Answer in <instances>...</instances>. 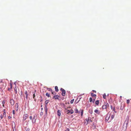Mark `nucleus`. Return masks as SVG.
I'll use <instances>...</instances> for the list:
<instances>
[{
    "instance_id": "f257e3e1",
    "label": "nucleus",
    "mask_w": 131,
    "mask_h": 131,
    "mask_svg": "<svg viewBox=\"0 0 131 131\" xmlns=\"http://www.w3.org/2000/svg\"><path fill=\"white\" fill-rule=\"evenodd\" d=\"M129 119V116H127L126 118L125 121L123 124V127L121 131H126L127 129V125L128 123Z\"/></svg>"
},
{
    "instance_id": "f03ea898",
    "label": "nucleus",
    "mask_w": 131,
    "mask_h": 131,
    "mask_svg": "<svg viewBox=\"0 0 131 131\" xmlns=\"http://www.w3.org/2000/svg\"><path fill=\"white\" fill-rule=\"evenodd\" d=\"M108 104L107 103L104 102V104L102 106V108L103 109H105L109 107Z\"/></svg>"
},
{
    "instance_id": "7ed1b4c3",
    "label": "nucleus",
    "mask_w": 131,
    "mask_h": 131,
    "mask_svg": "<svg viewBox=\"0 0 131 131\" xmlns=\"http://www.w3.org/2000/svg\"><path fill=\"white\" fill-rule=\"evenodd\" d=\"M60 90L62 92V95L63 96H65L66 95V91L62 88L60 89Z\"/></svg>"
},
{
    "instance_id": "20e7f679",
    "label": "nucleus",
    "mask_w": 131,
    "mask_h": 131,
    "mask_svg": "<svg viewBox=\"0 0 131 131\" xmlns=\"http://www.w3.org/2000/svg\"><path fill=\"white\" fill-rule=\"evenodd\" d=\"M44 109L45 112L46 114L47 115V114L48 111L47 104H45Z\"/></svg>"
},
{
    "instance_id": "39448f33",
    "label": "nucleus",
    "mask_w": 131,
    "mask_h": 131,
    "mask_svg": "<svg viewBox=\"0 0 131 131\" xmlns=\"http://www.w3.org/2000/svg\"><path fill=\"white\" fill-rule=\"evenodd\" d=\"M108 113H108V114L107 115L105 118V121H106L107 122L109 120L110 116V114H108Z\"/></svg>"
},
{
    "instance_id": "423d86ee",
    "label": "nucleus",
    "mask_w": 131,
    "mask_h": 131,
    "mask_svg": "<svg viewBox=\"0 0 131 131\" xmlns=\"http://www.w3.org/2000/svg\"><path fill=\"white\" fill-rule=\"evenodd\" d=\"M85 120H86L87 122V124L89 122V121L92 122V121L91 120V118L90 117H89L88 118H86L85 119Z\"/></svg>"
},
{
    "instance_id": "0eeeda50",
    "label": "nucleus",
    "mask_w": 131,
    "mask_h": 131,
    "mask_svg": "<svg viewBox=\"0 0 131 131\" xmlns=\"http://www.w3.org/2000/svg\"><path fill=\"white\" fill-rule=\"evenodd\" d=\"M14 101L13 99L10 100V103L11 105H13L14 104Z\"/></svg>"
},
{
    "instance_id": "6e6552de",
    "label": "nucleus",
    "mask_w": 131,
    "mask_h": 131,
    "mask_svg": "<svg viewBox=\"0 0 131 131\" xmlns=\"http://www.w3.org/2000/svg\"><path fill=\"white\" fill-rule=\"evenodd\" d=\"M59 97H60V96L58 95H56L53 96V99H58L59 100Z\"/></svg>"
},
{
    "instance_id": "1a4fd4ad",
    "label": "nucleus",
    "mask_w": 131,
    "mask_h": 131,
    "mask_svg": "<svg viewBox=\"0 0 131 131\" xmlns=\"http://www.w3.org/2000/svg\"><path fill=\"white\" fill-rule=\"evenodd\" d=\"M28 116V115L27 114H25L24 115V116L23 117V120H24V121L27 118Z\"/></svg>"
},
{
    "instance_id": "9d476101",
    "label": "nucleus",
    "mask_w": 131,
    "mask_h": 131,
    "mask_svg": "<svg viewBox=\"0 0 131 131\" xmlns=\"http://www.w3.org/2000/svg\"><path fill=\"white\" fill-rule=\"evenodd\" d=\"M61 110H58L57 111V115L59 116H60L61 115Z\"/></svg>"
},
{
    "instance_id": "9b49d317",
    "label": "nucleus",
    "mask_w": 131,
    "mask_h": 131,
    "mask_svg": "<svg viewBox=\"0 0 131 131\" xmlns=\"http://www.w3.org/2000/svg\"><path fill=\"white\" fill-rule=\"evenodd\" d=\"M94 112L98 114H99L100 113V112L98 110L96 109L95 110H94Z\"/></svg>"
},
{
    "instance_id": "f8f14e48",
    "label": "nucleus",
    "mask_w": 131,
    "mask_h": 131,
    "mask_svg": "<svg viewBox=\"0 0 131 131\" xmlns=\"http://www.w3.org/2000/svg\"><path fill=\"white\" fill-rule=\"evenodd\" d=\"M114 115H112L111 118L109 120V122L111 121L114 118Z\"/></svg>"
},
{
    "instance_id": "ddd939ff",
    "label": "nucleus",
    "mask_w": 131,
    "mask_h": 131,
    "mask_svg": "<svg viewBox=\"0 0 131 131\" xmlns=\"http://www.w3.org/2000/svg\"><path fill=\"white\" fill-rule=\"evenodd\" d=\"M55 91L56 92H58V91H59V90L58 89V87L57 86H56L55 87Z\"/></svg>"
},
{
    "instance_id": "4468645a",
    "label": "nucleus",
    "mask_w": 131,
    "mask_h": 131,
    "mask_svg": "<svg viewBox=\"0 0 131 131\" xmlns=\"http://www.w3.org/2000/svg\"><path fill=\"white\" fill-rule=\"evenodd\" d=\"M36 90H35V92H33V99H35V93L36 92Z\"/></svg>"
},
{
    "instance_id": "2eb2a0df",
    "label": "nucleus",
    "mask_w": 131,
    "mask_h": 131,
    "mask_svg": "<svg viewBox=\"0 0 131 131\" xmlns=\"http://www.w3.org/2000/svg\"><path fill=\"white\" fill-rule=\"evenodd\" d=\"M95 104L97 105H98L99 103V101L98 100H96L95 102Z\"/></svg>"
},
{
    "instance_id": "dca6fc26",
    "label": "nucleus",
    "mask_w": 131,
    "mask_h": 131,
    "mask_svg": "<svg viewBox=\"0 0 131 131\" xmlns=\"http://www.w3.org/2000/svg\"><path fill=\"white\" fill-rule=\"evenodd\" d=\"M91 95L92 97H96V95L95 94H94L93 93H91Z\"/></svg>"
},
{
    "instance_id": "f3484780",
    "label": "nucleus",
    "mask_w": 131,
    "mask_h": 131,
    "mask_svg": "<svg viewBox=\"0 0 131 131\" xmlns=\"http://www.w3.org/2000/svg\"><path fill=\"white\" fill-rule=\"evenodd\" d=\"M47 89L49 91L52 92V90L51 88H47Z\"/></svg>"
},
{
    "instance_id": "a211bd4d",
    "label": "nucleus",
    "mask_w": 131,
    "mask_h": 131,
    "mask_svg": "<svg viewBox=\"0 0 131 131\" xmlns=\"http://www.w3.org/2000/svg\"><path fill=\"white\" fill-rule=\"evenodd\" d=\"M75 112L76 113H77L78 112V111L77 108H75Z\"/></svg>"
},
{
    "instance_id": "6ab92c4d",
    "label": "nucleus",
    "mask_w": 131,
    "mask_h": 131,
    "mask_svg": "<svg viewBox=\"0 0 131 131\" xmlns=\"http://www.w3.org/2000/svg\"><path fill=\"white\" fill-rule=\"evenodd\" d=\"M51 92V93H52L53 94V95H56V93L54 91H52V92Z\"/></svg>"
},
{
    "instance_id": "aec40b11",
    "label": "nucleus",
    "mask_w": 131,
    "mask_h": 131,
    "mask_svg": "<svg viewBox=\"0 0 131 131\" xmlns=\"http://www.w3.org/2000/svg\"><path fill=\"white\" fill-rule=\"evenodd\" d=\"M49 100H47L45 101V104H47L49 102Z\"/></svg>"
},
{
    "instance_id": "412c9836",
    "label": "nucleus",
    "mask_w": 131,
    "mask_h": 131,
    "mask_svg": "<svg viewBox=\"0 0 131 131\" xmlns=\"http://www.w3.org/2000/svg\"><path fill=\"white\" fill-rule=\"evenodd\" d=\"M106 95L105 93H104L103 95V97L104 99H106Z\"/></svg>"
},
{
    "instance_id": "4be33fe9",
    "label": "nucleus",
    "mask_w": 131,
    "mask_h": 131,
    "mask_svg": "<svg viewBox=\"0 0 131 131\" xmlns=\"http://www.w3.org/2000/svg\"><path fill=\"white\" fill-rule=\"evenodd\" d=\"M83 114V111L82 110L81 111V116H82Z\"/></svg>"
},
{
    "instance_id": "5701e85b",
    "label": "nucleus",
    "mask_w": 131,
    "mask_h": 131,
    "mask_svg": "<svg viewBox=\"0 0 131 131\" xmlns=\"http://www.w3.org/2000/svg\"><path fill=\"white\" fill-rule=\"evenodd\" d=\"M46 95L48 97H50V95L48 93H47L46 94Z\"/></svg>"
},
{
    "instance_id": "b1692460",
    "label": "nucleus",
    "mask_w": 131,
    "mask_h": 131,
    "mask_svg": "<svg viewBox=\"0 0 131 131\" xmlns=\"http://www.w3.org/2000/svg\"><path fill=\"white\" fill-rule=\"evenodd\" d=\"M89 112L90 113L92 114V110H90L89 111Z\"/></svg>"
},
{
    "instance_id": "393cba45",
    "label": "nucleus",
    "mask_w": 131,
    "mask_h": 131,
    "mask_svg": "<svg viewBox=\"0 0 131 131\" xmlns=\"http://www.w3.org/2000/svg\"><path fill=\"white\" fill-rule=\"evenodd\" d=\"M130 102V100H127L126 103L127 104H128Z\"/></svg>"
},
{
    "instance_id": "a878e982",
    "label": "nucleus",
    "mask_w": 131,
    "mask_h": 131,
    "mask_svg": "<svg viewBox=\"0 0 131 131\" xmlns=\"http://www.w3.org/2000/svg\"><path fill=\"white\" fill-rule=\"evenodd\" d=\"M70 113L71 114H72L73 113V110H70Z\"/></svg>"
},
{
    "instance_id": "bb28decb",
    "label": "nucleus",
    "mask_w": 131,
    "mask_h": 131,
    "mask_svg": "<svg viewBox=\"0 0 131 131\" xmlns=\"http://www.w3.org/2000/svg\"><path fill=\"white\" fill-rule=\"evenodd\" d=\"M14 90H15V93L16 94L17 93V91H16V87H15V88H14Z\"/></svg>"
},
{
    "instance_id": "cd10ccee",
    "label": "nucleus",
    "mask_w": 131,
    "mask_h": 131,
    "mask_svg": "<svg viewBox=\"0 0 131 131\" xmlns=\"http://www.w3.org/2000/svg\"><path fill=\"white\" fill-rule=\"evenodd\" d=\"M89 101L90 102H91L92 101V98L91 97H90L89 99Z\"/></svg>"
},
{
    "instance_id": "c85d7f7f",
    "label": "nucleus",
    "mask_w": 131,
    "mask_h": 131,
    "mask_svg": "<svg viewBox=\"0 0 131 131\" xmlns=\"http://www.w3.org/2000/svg\"><path fill=\"white\" fill-rule=\"evenodd\" d=\"M74 101V99H72L71 100L70 103H71V104H72L73 103Z\"/></svg>"
},
{
    "instance_id": "c756f323",
    "label": "nucleus",
    "mask_w": 131,
    "mask_h": 131,
    "mask_svg": "<svg viewBox=\"0 0 131 131\" xmlns=\"http://www.w3.org/2000/svg\"><path fill=\"white\" fill-rule=\"evenodd\" d=\"M67 114H69V113H70V111L69 110H67Z\"/></svg>"
},
{
    "instance_id": "7c9ffc66",
    "label": "nucleus",
    "mask_w": 131,
    "mask_h": 131,
    "mask_svg": "<svg viewBox=\"0 0 131 131\" xmlns=\"http://www.w3.org/2000/svg\"><path fill=\"white\" fill-rule=\"evenodd\" d=\"M40 97L41 98V99L40 100V102H42V97L41 96H40Z\"/></svg>"
},
{
    "instance_id": "2f4dec72",
    "label": "nucleus",
    "mask_w": 131,
    "mask_h": 131,
    "mask_svg": "<svg viewBox=\"0 0 131 131\" xmlns=\"http://www.w3.org/2000/svg\"><path fill=\"white\" fill-rule=\"evenodd\" d=\"M43 112H41L40 113V115L41 116L43 115Z\"/></svg>"
},
{
    "instance_id": "473e14b6",
    "label": "nucleus",
    "mask_w": 131,
    "mask_h": 131,
    "mask_svg": "<svg viewBox=\"0 0 131 131\" xmlns=\"http://www.w3.org/2000/svg\"><path fill=\"white\" fill-rule=\"evenodd\" d=\"M25 94L26 95V94H27V91H25Z\"/></svg>"
},
{
    "instance_id": "72a5a7b5",
    "label": "nucleus",
    "mask_w": 131,
    "mask_h": 131,
    "mask_svg": "<svg viewBox=\"0 0 131 131\" xmlns=\"http://www.w3.org/2000/svg\"><path fill=\"white\" fill-rule=\"evenodd\" d=\"M70 131V129L68 128H67L66 129V130H65V131Z\"/></svg>"
},
{
    "instance_id": "f704fd0d",
    "label": "nucleus",
    "mask_w": 131,
    "mask_h": 131,
    "mask_svg": "<svg viewBox=\"0 0 131 131\" xmlns=\"http://www.w3.org/2000/svg\"><path fill=\"white\" fill-rule=\"evenodd\" d=\"M113 110L114 111V112L115 113H116V112L115 111V108L114 107L113 108Z\"/></svg>"
},
{
    "instance_id": "c9c22d12",
    "label": "nucleus",
    "mask_w": 131,
    "mask_h": 131,
    "mask_svg": "<svg viewBox=\"0 0 131 131\" xmlns=\"http://www.w3.org/2000/svg\"><path fill=\"white\" fill-rule=\"evenodd\" d=\"M15 106H16V107L17 106V107L18 108V104L17 103H16V104Z\"/></svg>"
},
{
    "instance_id": "e433bc0d",
    "label": "nucleus",
    "mask_w": 131,
    "mask_h": 131,
    "mask_svg": "<svg viewBox=\"0 0 131 131\" xmlns=\"http://www.w3.org/2000/svg\"><path fill=\"white\" fill-rule=\"evenodd\" d=\"M5 103V101L4 100L2 102V104H4Z\"/></svg>"
},
{
    "instance_id": "4c0bfd02",
    "label": "nucleus",
    "mask_w": 131,
    "mask_h": 131,
    "mask_svg": "<svg viewBox=\"0 0 131 131\" xmlns=\"http://www.w3.org/2000/svg\"><path fill=\"white\" fill-rule=\"evenodd\" d=\"M0 117H1V119H2L3 118V116L2 115H1L0 116Z\"/></svg>"
},
{
    "instance_id": "58836bf2",
    "label": "nucleus",
    "mask_w": 131,
    "mask_h": 131,
    "mask_svg": "<svg viewBox=\"0 0 131 131\" xmlns=\"http://www.w3.org/2000/svg\"><path fill=\"white\" fill-rule=\"evenodd\" d=\"M29 118H30V119L32 120V116H30V117H29Z\"/></svg>"
},
{
    "instance_id": "ea45409f",
    "label": "nucleus",
    "mask_w": 131,
    "mask_h": 131,
    "mask_svg": "<svg viewBox=\"0 0 131 131\" xmlns=\"http://www.w3.org/2000/svg\"><path fill=\"white\" fill-rule=\"evenodd\" d=\"M28 94L26 95V98L27 99L28 98Z\"/></svg>"
},
{
    "instance_id": "a19ab883",
    "label": "nucleus",
    "mask_w": 131,
    "mask_h": 131,
    "mask_svg": "<svg viewBox=\"0 0 131 131\" xmlns=\"http://www.w3.org/2000/svg\"><path fill=\"white\" fill-rule=\"evenodd\" d=\"M5 116V117L6 116V114H5V113H4H4L3 115V116Z\"/></svg>"
},
{
    "instance_id": "79ce46f5",
    "label": "nucleus",
    "mask_w": 131,
    "mask_h": 131,
    "mask_svg": "<svg viewBox=\"0 0 131 131\" xmlns=\"http://www.w3.org/2000/svg\"><path fill=\"white\" fill-rule=\"evenodd\" d=\"M13 114H15V111L14 110H13Z\"/></svg>"
},
{
    "instance_id": "37998d69",
    "label": "nucleus",
    "mask_w": 131,
    "mask_h": 131,
    "mask_svg": "<svg viewBox=\"0 0 131 131\" xmlns=\"http://www.w3.org/2000/svg\"><path fill=\"white\" fill-rule=\"evenodd\" d=\"M95 99H93V100L92 101L93 103H94L95 101Z\"/></svg>"
},
{
    "instance_id": "c03bdc74",
    "label": "nucleus",
    "mask_w": 131,
    "mask_h": 131,
    "mask_svg": "<svg viewBox=\"0 0 131 131\" xmlns=\"http://www.w3.org/2000/svg\"><path fill=\"white\" fill-rule=\"evenodd\" d=\"M3 112H4V113H5V114H6V113L5 112V109H4L3 110Z\"/></svg>"
},
{
    "instance_id": "a18cd8bd",
    "label": "nucleus",
    "mask_w": 131,
    "mask_h": 131,
    "mask_svg": "<svg viewBox=\"0 0 131 131\" xmlns=\"http://www.w3.org/2000/svg\"><path fill=\"white\" fill-rule=\"evenodd\" d=\"M92 91H93V92H94V93H96V91H95V90H92Z\"/></svg>"
},
{
    "instance_id": "49530a36",
    "label": "nucleus",
    "mask_w": 131,
    "mask_h": 131,
    "mask_svg": "<svg viewBox=\"0 0 131 131\" xmlns=\"http://www.w3.org/2000/svg\"><path fill=\"white\" fill-rule=\"evenodd\" d=\"M111 107L112 109H113V107H112V105H111Z\"/></svg>"
},
{
    "instance_id": "de8ad7c7",
    "label": "nucleus",
    "mask_w": 131,
    "mask_h": 131,
    "mask_svg": "<svg viewBox=\"0 0 131 131\" xmlns=\"http://www.w3.org/2000/svg\"><path fill=\"white\" fill-rule=\"evenodd\" d=\"M29 129L28 128H27L26 131H29Z\"/></svg>"
},
{
    "instance_id": "09e8293b",
    "label": "nucleus",
    "mask_w": 131,
    "mask_h": 131,
    "mask_svg": "<svg viewBox=\"0 0 131 131\" xmlns=\"http://www.w3.org/2000/svg\"><path fill=\"white\" fill-rule=\"evenodd\" d=\"M123 108H122V106H121V109L122 110H123Z\"/></svg>"
},
{
    "instance_id": "8fccbe9b",
    "label": "nucleus",
    "mask_w": 131,
    "mask_h": 131,
    "mask_svg": "<svg viewBox=\"0 0 131 131\" xmlns=\"http://www.w3.org/2000/svg\"><path fill=\"white\" fill-rule=\"evenodd\" d=\"M8 118L9 119H10L11 118V117L10 116H9L8 117Z\"/></svg>"
},
{
    "instance_id": "3c124183",
    "label": "nucleus",
    "mask_w": 131,
    "mask_h": 131,
    "mask_svg": "<svg viewBox=\"0 0 131 131\" xmlns=\"http://www.w3.org/2000/svg\"><path fill=\"white\" fill-rule=\"evenodd\" d=\"M16 82L14 83V84H15V85H16Z\"/></svg>"
},
{
    "instance_id": "603ef678",
    "label": "nucleus",
    "mask_w": 131,
    "mask_h": 131,
    "mask_svg": "<svg viewBox=\"0 0 131 131\" xmlns=\"http://www.w3.org/2000/svg\"><path fill=\"white\" fill-rule=\"evenodd\" d=\"M10 86H12V84L11 83H10Z\"/></svg>"
},
{
    "instance_id": "864d4df0",
    "label": "nucleus",
    "mask_w": 131,
    "mask_h": 131,
    "mask_svg": "<svg viewBox=\"0 0 131 131\" xmlns=\"http://www.w3.org/2000/svg\"><path fill=\"white\" fill-rule=\"evenodd\" d=\"M80 99L81 98H80ZM80 99L79 101H78L77 102V103H78L79 102V101H80Z\"/></svg>"
},
{
    "instance_id": "5fc2aeb1",
    "label": "nucleus",
    "mask_w": 131,
    "mask_h": 131,
    "mask_svg": "<svg viewBox=\"0 0 131 131\" xmlns=\"http://www.w3.org/2000/svg\"><path fill=\"white\" fill-rule=\"evenodd\" d=\"M12 86H10V89H12Z\"/></svg>"
},
{
    "instance_id": "6e6d98bb",
    "label": "nucleus",
    "mask_w": 131,
    "mask_h": 131,
    "mask_svg": "<svg viewBox=\"0 0 131 131\" xmlns=\"http://www.w3.org/2000/svg\"><path fill=\"white\" fill-rule=\"evenodd\" d=\"M43 110V108H41V110Z\"/></svg>"
},
{
    "instance_id": "4d7b16f0",
    "label": "nucleus",
    "mask_w": 131,
    "mask_h": 131,
    "mask_svg": "<svg viewBox=\"0 0 131 131\" xmlns=\"http://www.w3.org/2000/svg\"><path fill=\"white\" fill-rule=\"evenodd\" d=\"M10 88H9L8 89V90H10Z\"/></svg>"
},
{
    "instance_id": "13d9d810",
    "label": "nucleus",
    "mask_w": 131,
    "mask_h": 131,
    "mask_svg": "<svg viewBox=\"0 0 131 131\" xmlns=\"http://www.w3.org/2000/svg\"><path fill=\"white\" fill-rule=\"evenodd\" d=\"M3 107H4V104H3Z\"/></svg>"
},
{
    "instance_id": "bf43d9fd",
    "label": "nucleus",
    "mask_w": 131,
    "mask_h": 131,
    "mask_svg": "<svg viewBox=\"0 0 131 131\" xmlns=\"http://www.w3.org/2000/svg\"><path fill=\"white\" fill-rule=\"evenodd\" d=\"M35 116H34V118H33V119H34V118H35Z\"/></svg>"
},
{
    "instance_id": "052dcab7",
    "label": "nucleus",
    "mask_w": 131,
    "mask_h": 131,
    "mask_svg": "<svg viewBox=\"0 0 131 131\" xmlns=\"http://www.w3.org/2000/svg\"><path fill=\"white\" fill-rule=\"evenodd\" d=\"M41 107H42V105H41Z\"/></svg>"
},
{
    "instance_id": "680f3d73",
    "label": "nucleus",
    "mask_w": 131,
    "mask_h": 131,
    "mask_svg": "<svg viewBox=\"0 0 131 131\" xmlns=\"http://www.w3.org/2000/svg\"><path fill=\"white\" fill-rule=\"evenodd\" d=\"M77 100H76L75 101V102H76H76H77Z\"/></svg>"
},
{
    "instance_id": "e2e57ef3",
    "label": "nucleus",
    "mask_w": 131,
    "mask_h": 131,
    "mask_svg": "<svg viewBox=\"0 0 131 131\" xmlns=\"http://www.w3.org/2000/svg\"><path fill=\"white\" fill-rule=\"evenodd\" d=\"M77 100H76L75 101V102H76H76H77Z\"/></svg>"
},
{
    "instance_id": "0e129e2a",
    "label": "nucleus",
    "mask_w": 131,
    "mask_h": 131,
    "mask_svg": "<svg viewBox=\"0 0 131 131\" xmlns=\"http://www.w3.org/2000/svg\"><path fill=\"white\" fill-rule=\"evenodd\" d=\"M2 82V81H1V82Z\"/></svg>"
},
{
    "instance_id": "69168bd1",
    "label": "nucleus",
    "mask_w": 131,
    "mask_h": 131,
    "mask_svg": "<svg viewBox=\"0 0 131 131\" xmlns=\"http://www.w3.org/2000/svg\"><path fill=\"white\" fill-rule=\"evenodd\" d=\"M36 99H35V101H36Z\"/></svg>"
},
{
    "instance_id": "338daca9",
    "label": "nucleus",
    "mask_w": 131,
    "mask_h": 131,
    "mask_svg": "<svg viewBox=\"0 0 131 131\" xmlns=\"http://www.w3.org/2000/svg\"><path fill=\"white\" fill-rule=\"evenodd\" d=\"M122 97V96H120V97Z\"/></svg>"
}]
</instances>
